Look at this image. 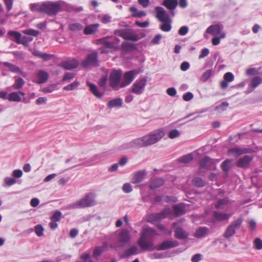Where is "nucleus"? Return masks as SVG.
Returning <instances> with one entry per match:
<instances>
[{
	"label": "nucleus",
	"mask_w": 262,
	"mask_h": 262,
	"mask_svg": "<svg viewBox=\"0 0 262 262\" xmlns=\"http://www.w3.org/2000/svg\"><path fill=\"white\" fill-rule=\"evenodd\" d=\"M105 248L104 247H96L94 251L93 256L94 257H97L99 256L104 251Z\"/></svg>",
	"instance_id": "obj_50"
},
{
	"label": "nucleus",
	"mask_w": 262,
	"mask_h": 262,
	"mask_svg": "<svg viewBox=\"0 0 262 262\" xmlns=\"http://www.w3.org/2000/svg\"><path fill=\"white\" fill-rule=\"evenodd\" d=\"M212 75V70L211 69L205 71L201 76V80L202 81H206Z\"/></svg>",
	"instance_id": "obj_49"
},
{
	"label": "nucleus",
	"mask_w": 262,
	"mask_h": 262,
	"mask_svg": "<svg viewBox=\"0 0 262 262\" xmlns=\"http://www.w3.org/2000/svg\"><path fill=\"white\" fill-rule=\"evenodd\" d=\"M79 84L80 83L78 81H75L69 85L64 86L63 89L67 91H72L75 90Z\"/></svg>",
	"instance_id": "obj_46"
},
{
	"label": "nucleus",
	"mask_w": 262,
	"mask_h": 262,
	"mask_svg": "<svg viewBox=\"0 0 262 262\" xmlns=\"http://www.w3.org/2000/svg\"><path fill=\"white\" fill-rule=\"evenodd\" d=\"M119 241L125 244L130 240L129 231L127 229H122L119 234Z\"/></svg>",
	"instance_id": "obj_21"
},
{
	"label": "nucleus",
	"mask_w": 262,
	"mask_h": 262,
	"mask_svg": "<svg viewBox=\"0 0 262 262\" xmlns=\"http://www.w3.org/2000/svg\"><path fill=\"white\" fill-rule=\"evenodd\" d=\"M23 33L25 34L32 35L33 36H37L39 33V31L32 29H26L23 31Z\"/></svg>",
	"instance_id": "obj_52"
},
{
	"label": "nucleus",
	"mask_w": 262,
	"mask_h": 262,
	"mask_svg": "<svg viewBox=\"0 0 262 262\" xmlns=\"http://www.w3.org/2000/svg\"><path fill=\"white\" fill-rule=\"evenodd\" d=\"M37 77L38 80L36 81V83L42 84L47 81L49 79V74L47 72L40 70L38 72Z\"/></svg>",
	"instance_id": "obj_24"
},
{
	"label": "nucleus",
	"mask_w": 262,
	"mask_h": 262,
	"mask_svg": "<svg viewBox=\"0 0 262 262\" xmlns=\"http://www.w3.org/2000/svg\"><path fill=\"white\" fill-rule=\"evenodd\" d=\"M231 215L232 214L230 213L219 212L216 211H214L213 212V215L214 220L220 222L228 220Z\"/></svg>",
	"instance_id": "obj_22"
},
{
	"label": "nucleus",
	"mask_w": 262,
	"mask_h": 262,
	"mask_svg": "<svg viewBox=\"0 0 262 262\" xmlns=\"http://www.w3.org/2000/svg\"><path fill=\"white\" fill-rule=\"evenodd\" d=\"M189 236L188 233L181 227H177L174 230V237L179 239H185Z\"/></svg>",
	"instance_id": "obj_23"
},
{
	"label": "nucleus",
	"mask_w": 262,
	"mask_h": 262,
	"mask_svg": "<svg viewBox=\"0 0 262 262\" xmlns=\"http://www.w3.org/2000/svg\"><path fill=\"white\" fill-rule=\"evenodd\" d=\"M86 85L89 87L91 92L96 97L100 98L103 96V94L99 91L95 84L87 81Z\"/></svg>",
	"instance_id": "obj_27"
},
{
	"label": "nucleus",
	"mask_w": 262,
	"mask_h": 262,
	"mask_svg": "<svg viewBox=\"0 0 262 262\" xmlns=\"http://www.w3.org/2000/svg\"><path fill=\"white\" fill-rule=\"evenodd\" d=\"M130 11L133 13L132 17L141 18L145 16L146 14L144 11H138L135 7H131L129 8Z\"/></svg>",
	"instance_id": "obj_38"
},
{
	"label": "nucleus",
	"mask_w": 262,
	"mask_h": 262,
	"mask_svg": "<svg viewBox=\"0 0 262 262\" xmlns=\"http://www.w3.org/2000/svg\"><path fill=\"white\" fill-rule=\"evenodd\" d=\"M79 62L76 59L63 61L60 64V66L67 70H72L76 69L79 66Z\"/></svg>",
	"instance_id": "obj_18"
},
{
	"label": "nucleus",
	"mask_w": 262,
	"mask_h": 262,
	"mask_svg": "<svg viewBox=\"0 0 262 262\" xmlns=\"http://www.w3.org/2000/svg\"><path fill=\"white\" fill-rule=\"evenodd\" d=\"M106 154L105 152L100 153L91 157L90 159L86 161L85 162L81 163L80 165H87L91 162H98L104 158Z\"/></svg>",
	"instance_id": "obj_34"
},
{
	"label": "nucleus",
	"mask_w": 262,
	"mask_h": 262,
	"mask_svg": "<svg viewBox=\"0 0 262 262\" xmlns=\"http://www.w3.org/2000/svg\"><path fill=\"white\" fill-rule=\"evenodd\" d=\"M138 251L139 250L137 246H133L125 251L124 254L126 257H129L132 255L137 254Z\"/></svg>",
	"instance_id": "obj_44"
},
{
	"label": "nucleus",
	"mask_w": 262,
	"mask_h": 262,
	"mask_svg": "<svg viewBox=\"0 0 262 262\" xmlns=\"http://www.w3.org/2000/svg\"><path fill=\"white\" fill-rule=\"evenodd\" d=\"M156 231L154 229L148 227L143 229L141 235L137 241L138 245L143 251H152L165 250L177 247L180 245L179 242L174 240H166L159 245H155L154 235Z\"/></svg>",
	"instance_id": "obj_1"
},
{
	"label": "nucleus",
	"mask_w": 262,
	"mask_h": 262,
	"mask_svg": "<svg viewBox=\"0 0 262 262\" xmlns=\"http://www.w3.org/2000/svg\"><path fill=\"white\" fill-rule=\"evenodd\" d=\"M234 77L233 74L231 72H227L224 75V79L228 82L232 81L234 80Z\"/></svg>",
	"instance_id": "obj_60"
},
{
	"label": "nucleus",
	"mask_w": 262,
	"mask_h": 262,
	"mask_svg": "<svg viewBox=\"0 0 262 262\" xmlns=\"http://www.w3.org/2000/svg\"><path fill=\"white\" fill-rule=\"evenodd\" d=\"M64 2L59 1L56 2H45L43 3L42 13L49 16L55 15L57 13L62 11L60 4H63Z\"/></svg>",
	"instance_id": "obj_3"
},
{
	"label": "nucleus",
	"mask_w": 262,
	"mask_h": 262,
	"mask_svg": "<svg viewBox=\"0 0 262 262\" xmlns=\"http://www.w3.org/2000/svg\"><path fill=\"white\" fill-rule=\"evenodd\" d=\"M229 105L227 102H223L221 104L215 107V110H221L224 111L226 109V107Z\"/></svg>",
	"instance_id": "obj_62"
},
{
	"label": "nucleus",
	"mask_w": 262,
	"mask_h": 262,
	"mask_svg": "<svg viewBox=\"0 0 262 262\" xmlns=\"http://www.w3.org/2000/svg\"><path fill=\"white\" fill-rule=\"evenodd\" d=\"M180 135L179 131L177 129H174L169 132L168 137L170 139H174L178 137Z\"/></svg>",
	"instance_id": "obj_57"
},
{
	"label": "nucleus",
	"mask_w": 262,
	"mask_h": 262,
	"mask_svg": "<svg viewBox=\"0 0 262 262\" xmlns=\"http://www.w3.org/2000/svg\"><path fill=\"white\" fill-rule=\"evenodd\" d=\"M121 49L125 52H129L137 49V47L134 44L124 42L122 43Z\"/></svg>",
	"instance_id": "obj_36"
},
{
	"label": "nucleus",
	"mask_w": 262,
	"mask_h": 262,
	"mask_svg": "<svg viewBox=\"0 0 262 262\" xmlns=\"http://www.w3.org/2000/svg\"><path fill=\"white\" fill-rule=\"evenodd\" d=\"M7 35L11 37L12 40L17 43H18L22 36L20 32L15 31H9L8 32Z\"/></svg>",
	"instance_id": "obj_35"
},
{
	"label": "nucleus",
	"mask_w": 262,
	"mask_h": 262,
	"mask_svg": "<svg viewBox=\"0 0 262 262\" xmlns=\"http://www.w3.org/2000/svg\"><path fill=\"white\" fill-rule=\"evenodd\" d=\"M193 97V95L191 92H187L184 94L183 96V99L185 101H189L191 100Z\"/></svg>",
	"instance_id": "obj_64"
},
{
	"label": "nucleus",
	"mask_w": 262,
	"mask_h": 262,
	"mask_svg": "<svg viewBox=\"0 0 262 262\" xmlns=\"http://www.w3.org/2000/svg\"><path fill=\"white\" fill-rule=\"evenodd\" d=\"M75 77V74L73 73H66L62 78L63 82H70Z\"/></svg>",
	"instance_id": "obj_53"
},
{
	"label": "nucleus",
	"mask_w": 262,
	"mask_h": 262,
	"mask_svg": "<svg viewBox=\"0 0 262 262\" xmlns=\"http://www.w3.org/2000/svg\"><path fill=\"white\" fill-rule=\"evenodd\" d=\"M25 94L22 92H12L9 94L8 100L10 101L20 102L21 100V96H24Z\"/></svg>",
	"instance_id": "obj_26"
},
{
	"label": "nucleus",
	"mask_w": 262,
	"mask_h": 262,
	"mask_svg": "<svg viewBox=\"0 0 262 262\" xmlns=\"http://www.w3.org/2000/svg\"><path fill=\"white\" fill-rule=\"evenodd\" d=\"M122 71L120 70H113L111 71L108 78L109 85L115 91L121 88Z\"/></svg>",
	"instance_id": "obj_4"
},
{
	"label": "nucleus",
	"mask_w": 262,
	"mask_h": 262,
	"mask_svg": "<svg viewBox=\"0 0 262 262\" xmlns=\"http://www.w3.org/2000/svg\"><path fill=\"white\" fill-rule=\"evenodd\" d=\"M250 149L249 148H231L228 150V154H235L237 156H239L243 154H247L250 152Z\"/></svg>",
	"instance_id": "obj_32"
},
{
	"label": "nucleus",
	"mask_w": 262,
	"mask_h": 262,
	"mask_svg": "<svg viewBox=\"0 0 262 262\" xmlns=\"http://www.w3.org/2000/svg\"><path fill=\"white\" fill-rule=\"evenodd\" d=\"M136 74L137 72L135 70L125 72L122 77L121 88H124L130 84L135 78Z\"/></svg>",
	"instance_id": "obj_9"
},
{
	"label": "nucleus",
	"mask_w": 262,
	"mask_h": 262,
	"mask_svg": "<svg viewBox=\"0 0 262 262\" xmlns=\"http://www.w3.org/2000/svg\"><path fill=\"white\" fill-rule=\"evenodd\" d=\"M162 24L160 26V29L164 32H169L172 28V20H167L165 22H162Z\"/></svg>",
	"instance_id": "obj_45"
},
{
	"label": "nucleus",
	"mask_w": 262,
	"mask_h": 262,
	"mask_svg": "<svg viewBox=\"0 0 262 262\" xmlns=\"http://www.w3.org/2000/svg\"><path fill=\"white\" fill-rule=\"evenodd\" d=\"M97 42L98 44L102 45L105 48L114 50L119 49V46L117 45V43H114V41H109L106 38L99 39L97 40Z\"/></svg>",
	"instance_id": "obj_17"
},
{
	"label": "nucleus",
	"mask_w": 262,
	"mask_h": 262,
	"mask_svg": "<svg viewBox=\"0 0 262 262\" xmlns=\"http://www.w3.org/2000/svg\"><path fill=\"white\" fill-rule=\"evenodd\" d=\"M162 5L169 9V13L171 16L175 15L174 10L178 5V0H164Z\"/></svg>",
	"instance_id": "obj_15"
},
{
	"label": "nucleus",
	"mask_w": 262,
	"mask_h": 262,
	"mask_svg": "<svg viewBox=\"0 0 262 262\" xmlns=\"http://www.w3.org/2000/svg\"><path fill=\"white\" fill-rule=\"evenodd\" d=\"M262 83V78L256 76L251 79L249 86L253 90Z\"/></svg>",
	"instance_id": "obj_39"
},
{
	"label": "nucleus",
	"mask_w": 262,
	"mask_h": 262,
	"mask_svg": "<svg viewBox=\"0 0 262 262\" xmlns=\"http://www.w3.org/2000/svg\"><path fill=\"white\" fill-rule=\"evenodd\" d=\"M146 84L145 79L137 80L132 86V92L136 95H140L144 92Z\"/></svg>",
	"instance_id": "obj_11"
},
{
	"label": "nucleus",
	"mask_w": 262,
	"mask_h": 262,
	"mask_svg": "<svg viewBox=\"0 0 262 262\" xmlns=\"http://www.w3.org/2000/svg\"><path fill=\"white\" fill-rule=\"evenodd\" d=\"M164 183L165 181L162 178H156L150 180L149 187L151 190H155L163 186Z\"/></svg>",
	"instance_id": "obj_19"
},
{
	"label": "nucleus",
	"mask_w": 262,
	"mask_h": 262,
	"mask_svg": "<svg viewBox=\"0 0 262 262\" xmlns=\"http://www.w3.org/2000/svg\"><path fill=\"white\" fill-rule=\"evenodd\" d=\"M193 157L192 154H188L182 156L178 159V161L180 163L187 164L192 161Z\"/></svg>",
	"instance_id": "obj_43"
},
{
	"label": "nucleus",
	"mask_w": 262,
	"mask_h": 262,
	"mask_svg": "<svg viewBox=\"0 0 262 262\" xmlns=\"http://www.w3.org/2000/svg\"><path fill=\"white\" fill-rule=\"evenodd\" d=\"M107 80H108V78H107V76L104 75V76H102L99 80V85L100 87H101L103 89H105Z\"/></svg>",
	"instance_id": "obj_55"
},
{
	"label": "nucleus",
	"mask_w": 262,
	"mask_h": 262,
	"mask_svg": "<svg viewBox=\"0 0 262 262\" xmlns=\"http://www.w3.org/2000/svg\"><path fill=\"white\" fill-rule=\"evenodd\" d=\"M156 18L160 22H165V21L171 20L170 13H168L166 10L162 7L158 6L156 7Z\"/></svg>",
	"instance_id": "obj_12"
},
{
	"label": "nucleus",
	"mask_w": 262,
	"mask_h": 262,
	"mask_svg": "<svg viewBox=\"0 0 262 262\" xmlns=\"http://www.w3.org/2000/svg\"><path fill=\"white\" fill-rule=\"evenodd\" d=\"M5 185L7 186H10L16 182V180L14 178L6 177L4 179Z\"/></svg>",
	"instance_id": "obj_58"
},
{
	"label": "nucleus",
	"mask_w": 262,
	"mask_h": 262,
	"mask_svg": "<svg viewBox=\"0 0 262 262\" xmlns=\"http://www.w3.org/2000/svg\"><path fill=\"white\" fill-rule=\"evenodd\" d=\"M90 66L94 67H98L99 66L97 52H93L88 54L85 59L81 62V66L84 68H86Z\"/></svg>",
	"instance_id": "obj_7"
},
{
	"label": "nucleus",
	"mask_w": 262,
	"mask_h": 262,
	"mask_svg": "<svg viewBox=\"0 0 262 262\" xmlns=\"http://www.w3.org/2000/svg\"><path fill=\"white\" fill-rule=\"evenodd\" d=\"M134 148L133 141H131L129 142L125 143L123 144L121 146L119 147V149L122 150H126L128 149H131Z\"/></svg>",
	"instance_id": "obj_54"
},
{
	"label": "nucleus",
	"mask_w": 262,
	"mask_h": 262,
	"mask_svg": "<svg viewBox=\"0 0 262 262\" xmlns=\"http://www.w3.org/2000/svg\"><path fill=\"white\" fill-rule=\"evenodd\" d=\"M15 82L12 85V88L15 90H19L23 88L25 84L24 79L19 77H15Z\"/></svg>",
	"instance_id": "obj_41"
},
{
	"label": "nucleus",
	"mask_w": 262,
	"mask_h": 262,
	"mask_svg": "<svg viewBox=\"0 0 262 262\" xmlns=\"http://www.w3.org/2000/svg\"><path fill=\"white\" fill-rule=\"evenodd\" d=\"M123 104V100L121 98H117L113 99L109 101L107 103V106L109 108L113 107H120Z\"/></svg>",
	"instance_id": "obj_29"
},
{
	"label": "nucleus",
	"mask_w": 262,
	"mask_h": 262,
	"mask_svg": "<svg viewBox=\"0 0 262 262\" xmlns=\"http://www.w3.org/2000/svg\"><path fill=\"white\" fill-rule=\"evenodd\" d=\"M229 202V200L228 198H223L218 200L216 204L215 205V207L217 209H223V206L224 205L228 204Z\"/></svg>",
	"instance_id": "obj_47"
},
{
	"label": "nucleus",
	"mask_w": 262,
	"mask_h": 262,
	"mask_svg": "<svg viewBox=\"0 0 262 262\" xmlns=\"http://www.w3.org/2000/svg\"><path fill=\"white\" fill-rule=\"evenodd\" d=\"M243 220L240 217L231 222L226 229L224 233V237L226 239H229L236 233V230L239 229L243 223Z\"/></svg>",
	"instance_id": "obj_6"
},
{
	"label": "nucleus",
	"mask_w": 262,
	"mask_h": 262,
	"mask_svg": "<svg viewBox=\"0 0 262 262\" xmlns=\"http://www.w3.org/2000/svg\"><path fill=\"white\" fill-rule=\"evenodd\" d=\"M147 174L146 170H138L134 173L131 179V182L133 184H138L142 182Z\"/></svg>",
	"instance_id": "obj_16"
},
{
	"label": "nucleus",
	"mask_w": 262,
	"mask_h": 262,
	"mask_svg": "<svg viewBox=\"0 0 262 262\" xmlns=\"http://www.w3.org/2000/svg\"><path fill=\"white\" fill-rule=\"evenodd\" d=\"M199 165L200 169H204L206 170H210L214 165V160L208 156H205L200 160Z\"/></svg>",
	"instance_id": "obj_14"
},
{
	"label": "nucleus",
	"mask_w": 262,
	"mask_h": 262,
	"mask_svg": "<svg viewBox=\"0 0 262 262\" xmlns=\"http://www.w3.org/2000/svg\"><path fill=\"white\" fill-rule=\"evenodd\" d=\"M188 30V27L186 26H184L180 28L178 33L180 35L184 36L187 34Z\"/></svg>",
	"instance_id": "obj_63"
},
{
	"label": "nucleus",
	"mask_w": 262,
	"mask_h": 262,
	"mask_svg": "<svg viewBox=\"0 0 262 262\" xmlns=\"http://www.w3.org/2000/svg\"><path fill=\"white\" fill-rule=\"evenodd\" d=\"M254 244L256 249L261 250L262 249V240L259 238H256L254 241Z\"/></svg>",
	"instance_id": "obj_59"
},
{
	"label": "nucleus",
	"mask_w": 262,
	"mask_h": 262,
	"mask_svg": "<svg viewBox=\"0 0 262 262\" xmlns=\"http://www.w3.org/2000/svg\"><path fill=\"white\" fill-rule=\"evenodd\" d=\"M3 64L8 68L9 70L11 72L17 73L20 75H23V72L21 71L19 68L16 65L8 62H4Z\"/></svg>",
	"instance_id": "obj_31"
},
{
	"label": "nucleus",
	"mask_w": 262,
	"mask_h": 262,
	"mask_svg": "<svg viewBox=\"0 0 262 262\" xmlns=\"http://www.w3.org/2000/svg\"><path fill=\"white\" fill-rule=\"evenodd\" d=\"M78 201L80 208H84L95 206L96 204L95 195L93 193L86 194Z\"/></svg>",
	"instance_id": "obj_8"
},
{
	"label": "nucleus",
	"mask_w": 262,
	"mask_h": 262,
	"mask_svg": "<svg viewBox=\"0 0 262 262\" xmlns=\"http://www.w3.org/2000/svg\"><path fill=\"white\" fill-rule=\"evenodd\" d=\"M122 190L125 193H129L132 191L133 189L131 185L128 183H126L123 184Z\"/></svg>",
	"instance_id": "obj_61"
},
{
	"label": "nucleus",
	"mask_w": 262,
	"mask_h": 262,
	"mask_svg": "<svg viewBox=\"0 0 262 262\" xmlns=\"http://www.w3.org/2000/svg\"><path fill=\"white\" fill-rule=\"evenodd\" d=\"M30 9L31 11L35 12L42 13L43 3H33L30 5Z\"/></svg>",
	"instance_id": "obj_40"
},
{
	"label": "nucleus",
	"mask_w": 262,
	"mask_h": 262,
	"mask_svg": "<svg viewBox=\"0 0 262 262\" xmlns=\"http://www.w3.org/2000/svg\"><path fill=\"white\" fill-rule=\"evenodd\" d=\"M232 161L226 159L221 164V167L222 170L225 172L226 176H228V172L231 168Z\"/></svg>",
	"instance_id": "obj_37"
},
{
	"label": "nucleus",
	"mask_w": 262,
	"mask_h": 262,
	"mask_svg": "<svg viewBox=\"0 0 262 262\" xmlns=\"http://www.w3.org/2000/svg\"><path fill=\"white\" fill-rule=\"evenodd\" d=\"M62 213L59 210L55 211L52 216L51 217V221H55L58 222L61 219Z\"/></svg>",
	"instance_id": "obj_51"
},
{
	"label": "nucleus",
	"mask_w": 262,
	"mask_h": 262,
	"mask_svg": "<svg viewBox=\"0 0 262 262\" xmlns=\"http://www.w3.org/2000/svg\"><path fill=\"white\" fill-rule=\"evenodd\" d=\"M43 228L41 225H37L35 227V232L38 236H41L43 235Z\"/></svg>",
	"instance_id": "obj_56"
},
{
	"label": "nucleus",
	"mask_w": 262,
	"mask_h": 262,
	"mask_svg": "<svg viewBox=\"0 0 262 262\" xmlns=\"http://www.w3.org/2000/svg\"><path fill=\"white\" fill-rule=\"evenodd\" d=\"M99 26V24L89 25L85 27L83 32L86 35L94 34L98 31V28Z\"/></svg>",
	"instance_id": "obj_30"
},
{
	"label": "nucleus",
	"mask_w": 262,
	"mask_h": 262,
	"mask_svg": "<svg viewBox=\"0 0 262 262\" xmlns=\"http://www.w3.org/2000/svg\"><path fill=\"white\" fill-rule=\"evenodd\" d=\"M83 28V26L79 23L69 24V29L72 31H80Z\"/></svg>",
	"instance_id": "obj_48"
},
{
	"label": "nucleus",
	"mask_w": 262,
	"mask_h": 262,
	"mask_svg": "<svg viewBox=\"0 0 262 262\" xmlns=\"http://www.w3.org/2000/svg\"><path fill=\"white\" fill-rule=\"evenodd\" d=\"M174 214L176 216H180L185 213V206L183 204H176L173 206Z\"/></svg>",
	"instance_id": "obj_25"
},
{
	"label": "nucleus",
	"mask_w": 262,
	"mask_h": 262,
	"mask_svg": "<svg viewBox=\"0 0 262 262\" xmlns=\"http://www.w3.org/2000/svg\"><path fill=\"white\" fill-rule=\"evenodd\" d=\"M209 233V229L206 227H200L195 231L193 236L198 238L206 237Z\"/></svg>",
	"instance_id": "obj_20"
},
{
	"label": "nucleus",
	"mask_w": 262,
	"mask_h": 262,
	"mask_svg": "<svg viewBox=\"0 0 262 262\" xmlns=\"http://www.w3.org/2000/svg\"><path fill=\"white\" fill-rule=\"evenodd\" d=\"M33 54L35 56H36L37 57H39L40 58L42 59L45 61H48L50 60L52 57H53V55L51 54H49L45 53H42L40 51L38 50H34L33 52Z\"/></svg>",
	"instance_id": "obj_33"
},
{
	"label": "nucleus",
	"mask_w": 262,
	"mask_h": 262,
	"mask_svg": "<svg viewBox=\"0 0 262 262\" xmlns=\"http://www.w3.org/2000/svg\"><path fill=\"white\" fill-rule=\"evenodd\" d=\"M171 209L169 207L165 208L159 213H152L149 216L151 222H159L166 218L171 213Z\"/></svg>",
	"instance_id": "obj_10"
},
{
	"label": "nucleus",
	"mask_w": 262,
	"mask_h": 262,
	"mask_svg": "<svg viewBox=\"0 0 262 262\" xmlns=\"http://www.w3.org/2000/svg\"><path fill=\"white\" fill-rule=\"evenodd\" d=\"M115 34L122 37L124 40L137 41L140 39L139 35L132 29H122L115 31Z\"/></svg>",
	"instance_id": "obj_5"
},
{
	"label": "nucleus",
	"mask_w": 262,
	"mask_h": 262,
	"mask_svg": "<svg viewBox=\"0 0 262 262\" xmlns=\"http://www.w3.org/2000/svg\"><path fill=\"white\" fill-rule=\"evenodd\" d=\"M192 184L195 187H203L205 185L206 182L201 178L195 177L192 180Z\"/></svg>",
	"instance_id": "obj_42"
},
{
	"label": "nucleus",
	"mask_w": 262,
	"mask_h": 262,
	"mask_svg": "<svg viewBox=\"0 0 262 262\" xmlns=\"http://www.w3.org/2000/svg\"><path fill=\"white\" fill-rule=\"evenodd\" d=\"M253 159V157L251 156L245 155L236 161V166L239 168L247 169L249 167Z\"/></svg>",
	"instance_id": "obj_13"
},
{
	"label": "nucleus",
	"mask_w": 262,
	"mask_h": 262,
	"mask_svg": "<svg viewBox=\"0 0 262 262\" xmlns=\"http://www.w3.org/2000/svg\"><path fill=\"white\" fill-rule=\"evenodd\" d=\"M222 28L219 25H214L209 26L206 30V32L212 35L216 36L221 33Z\"/></svg>",
	"instance_id": "obj_28"
},
{
	"label": "nucleus",
	"mask_w": 262,
	"mask_h": 262,
	"mask_svg": "<svg viewBox=\"0 0 262 262\" xmlns=\"http://www.w3.org/2000/svg\"><path fill=\"white\" fill-rule=\"evenodd\" d=\"M164 135L161 129L155 130L144 136L132 140L134 148L147 147L154 144L160 141Z\"/></svg>",
	"instance_id": "obj_2"
}]
</instances>
